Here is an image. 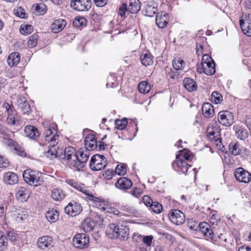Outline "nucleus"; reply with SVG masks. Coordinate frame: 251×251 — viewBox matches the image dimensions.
<instances>
[{
  "mask_svg": "<svg viewBox=\"0 0 251 251\" xmlns=\"http://www.w3.org/2000/svg\"><path fill=\"white\" fill-rule=\"evenodd\" d=\"M201 232L203 234L207 240L213 239L214 233L210 225L207 223L203 222L199 224Z\"/></svg>",
  "mask_w": 251,
  "mask_h": 251,
  "instance_id": "18",
  "label": "nucleus"
},
{
  "mask_svg": "<svg viewBox=\"0 0 251 251\" xmlns=\"http://www.w3.org/2000/svg\"><path fill=\"white\" fill-rule=\"evenodd\" d=\"M202 111L203 116L206 118L212 117L214 112L212 105L208 102L202 105Z\"/></svg>",
  "mask_w": 251,
  "mask_h": 251,
  "instance_id": "29",
  "label": "nucleus"
},
{
  "mask_svg": "<svg viewBox=\"0 0 251 251\" xmlns=\"http://www.w3.org/2000/svg\"><path fill=\"white\" fill-rule=\"evenodd\" d=\"M70 6L75 11H87L91 7V1L90 0H71Z\"/></svg>",
  "mask_w": 251,
  "mask_h": 251,
  "instance_id": "6",
  "label": "nucleus"
},
{
  "mask_svg": "<svg viewBox=\"0 0 251 251\" xmlns=\"http://www.w3.org/2000/svg\"><path fill=\"white\" fill-rule=\"evenodd\" d=\"M20 54L18 52H13L9 54L7 61L10 66H16L20 62Z\"/></svg>",
  "mask_w": 251,
  "mask_h": 251,
  "instance_id": "30",
  "label": "nucleus"
},
{
  "mask_svg": "<svg viewBox=\"0 0 251 251\" xmlns=\"http://www.w3.org/2000/svg\"><path fill=\"white\" fill-rule=\"evenodd\" d=\"M26 136L30 139L36 140L40 135L38 129L34 126H26L25 129Z\"/></svg>",
  "mask_w": 251,
  "mask_h": 251,
  "instance_id": "26",
  "label": "nucleus"
},
{
  "mask_svg": "<svg viewBox=\"0 0 251 251\" xmlns=\"http://www.w3.org/2000/svg\"><path fill=\"white\" fill-rule=\"evenodd\" d=\"M51 196L55 201H60L64 198L65 194L61 188H55L52 189Z\"/></svg>",
  "mask_w": 251,
  "mask_h": 251,
  "instance_id": "33",
  "label": "nucleus"
},
{
  "mask_svg": "<svg viewBox=\"0 0 251 251\" xmlns=\"http://www.w3.org/2000/svg\"><path fill=\"white\" fill-rule=\"evenodd\" d=\"M7 238L9 240L12 241V242H15L17 241L18 238V236L17 234H16L14 231H9L7 233Z\"/></svg>",
  "mask_w": 251,
  "mask_h": 251,
  "instance_id": "56",
  "label": "nucleus"
},
{
  "mask_svg": "<svg viewBox=\"0 0 251 251\" xmlns=\"http://www.w3.org/2000/svg\"><path fill=\"white\" fill-rule=\"evenodd\" d=\"M153 237L152 235L144 236H143L142 242L147 245L148 247L151 246L152 243Z\"/></svg>",
  "mask_w": 251,
  "mask_h": 251,
  "instance_id": "54",
  "label": "nucleus"
},
{
  "mask_svg": "<svg viewBox=\"0 0 251 251\" xmlns=\"http://www.w3.org/2000/svg\"><path fill=\"white\" fill-rule=\"evenodd\" d=\"M23 176L25 181L31 186H37L43 182L42 173L35 170L27 169L24 172Z\"/></svg>",
  "mask_w": 251,
  "mask_h": 251,
  "instance_id": "3",
  "label": "nucleus"
},
{
  "mask_svg": "<svg viewBox=\"0 0 251 251\" xmlns=\"http://www.w3.org/2000/svg\"><path fill=\"white\" fill-rule=\"evenodd\" d=\"M3 180L6 184L12 185L16 184L19 181V178L18 176L15 173L12 172H8L4 174Z\"/></svg>",
  "mask_w": 251,
  "mask_h": 251,
  "instance_id": "20",
  "label": "nucleus"
},
{
  "mask_svg": "<svg viewBox=\"0 0 251 251\" xmlns=\"http://www.w3.org/2000/svg\"><path fill=\"white\" fill-rule=\"evenodd\" d=\"M33 30L32 25H21L20 31L22 35H26L30 34Z\"/></svg>",
  "mask_w": 251,
  "mask_h": 251,
  "instance_id": "47",
  "label": "nucleus"
},
{
  "mask_svg": "<svg viewBox=\"0 0 251 251\" xmlns=\"http://www.w3.org/2000/svg\"><path fill=\"white\" fill-rule=\"evenodd\" d=\"M44 128L45 140L49 144V150L46 152V155L50 159H53L58 157V152L55 146L58 143V135L54 125H47Z\"/></svg>",
  "mask_w": 251,
  "mask_h": 251,
  "instance_id": "1",
  "label": "nucleus"
},
{
  "mask_svg": "<svg viewBox=\"0 0 251 251\" xmlns=\"http://www.w3.org/2000/svg\"><path fill=\"white\" fill-rule=\"evenodd\" d=\"M7 246L6 237L0 231V250H4Z\"/></svg>",
  "mask_w": 251,
  "mask_h": 251,
  "instance_id": "51",
  "label": "nucleus"
},
{
  "mask_svg": "<svg viewBox=\"0 0 251 251\" xmlns=\"http://www.w3.org/2000/svg\"><path fill=\"white\" fill-rule=\"evenodd\" d=\"M1 138L2 139V142L4 145L7 146L11 149L13 148L15 150H17L18 145L16 142L8 138L6 135H3Z\"/></svg>",
  "mask_w": 251,
  "mask_h": 251,
  "instance_id": "39",
  "label": "nucleus"
},
{
  "mask_svg": "<svg viewBox=\"0 0 251 251\" xmlns=\"http://www.w3.org/2000/svg\"><path fill=\"white\" fill-rule=\"evenodd\" d=\"M46 218L49 222L54 223L58 220L59 214L57 210L52 209L46 213Z\"/></svg>",
  "mask_w": 251,
  "mask_h": 251,
  "instance_id": "35",
  "label": "nucleus"
},
{
  "mask_svg": "<svg viewBox=\"0 0 251 251\" xmlns=\"http://www.w3.org/2000/svg\"><path fill=\"white\" fill-rule=\"evenodd\" d=\"M219 122L224 126H230L234 123V117L232 113L228 111L224 110L219 112Z\"/></svg>",
  "mask_w": 251,
  "mask_h": 251,
  "instance_id": "10",
  "label": "nucleus"
},
{
  "mask_svg": "<svg viewBox=\"0 0 251 251\" xmlns=\"http://www.w3.org/2000/svg\"><path fill=\"white\" fill-rule=\"evenodd\" d=\"M116 174L114 173V171L113 170H107L104 175V177L107 179H110L112 178L113 176Z\"/></svg>",
  "mask_w": 251,
  "mask_h": 251,
  "instance_id": "64",
  "label": "nucleus"
},
{
  "mask_svg": "<svg viewBox=\"0 0 251 251\" xmlns=\"http://www.w3.org/2000/svg\"><path fill=\"white\" fill-rule=\"evenodd\" d=\"M236 179L239 182L249 183L251 181V173L241 167L236 168L234 172Z\"/></svg>",
  "mask_w": 251,
  "mask_h": 251,
  "instance_id": "7",
  "label": "nucleus"
},
{
  "mask_svg": "<svg viewBox=\"0 0 251 251\" xmlns=\"http://www.w3.org/2000/svg\"><path fill=\"white\" fill-rule=\"evenodd\" d=\"M143 236L139 234L138 233H134L133 235V241L136 243H139L142 242Z\"/></svg>",
  "mask_w": 251,
  "mask_h": 251,
  "instance_id": "60",
  "label": "nucleus"
},
{
  "mask_svg": "<svg viewBox=\"0 0 251 251\" xmlns=\"http://www.w3.org/2000/svg\"><path fill=\"white\" fill-rule=\"evenodd\" d=\"M131 193L133 196L137 198L142 194V191L140 188H135L131 191Z\"/></svg>",
  "mask_w": 251,
  "mask_h": 251,
  "instance_id": "63",
  "label": "nucleus"
},
{
  "mask_svg": "<svg viewBox=\"0 0 251 251\" xmlns=\"http://www.w3.org/2000/svg\"><path fill=\"white\" fill-rule=\"evenodd\" d=\"M239 24L243 32L248 36H251V14L243 15Z\"/></svg>",
  "mask_w": 251,
  "mask_h": 251,
  "instance_id": "9",
  "label": "nucleus"
},
{
  "mask_svg": "<svg viewBox=\"0 0 251 251\" xmlns=\"http://www.w3.org/2000/svg\"><path fill=\"white\" fill-rule=\"evenodd\" d=\"M78 153L79 156L77 155V159L75 162L76 165H74L73 168L77 171H80L84 167L83 164L88 160L89 154L88 151H79Z\"/></svg>",
  "mask_w": 251,
  "mask_h": 251,
  "instance_id": "16",
  "label": "nucleus"
},
{
  "mask_svg": "<svg viewBox=\"0 0 251 251\" xmlns=\"http://www.w3.org/2000/svg\"><path fill=\"white\" fill-rule=\"evenodd\" d=\"M129 229L126 226H122L120 232H118V238L121 240H126L128 239Z\"/></svg>",
  "mask_w": 251,
  "mask_h": 251,
  "instance_id": "44",
  "label": "nucleus"
},
{
  "mask_svg": "<svg viewBox=\"0 0 251 251\" xmlns=\"http://www.w3.org/2000/svg\"><path fill=\"white\" fill-rule=\"evenodd\" d=\"M68 183L74 188L81 192L85 196V199L92 201L96 206H101L104 205V201L102 199L95 196L93 194L94 190L90 187L85 184L79 183L74 180L71 179Z\"/></svg>",
  "mask_w": 251,
  "mask_h": 251,
  "instance_id": "2",
  "label": "nucleus"
},
{
  "mask_svg": "<svg viewBox=\"0 0 251 251\" xmlns=\"http://www.w3.org/2000/svg\"><path fill=\"white\" fill-rule=\"evenodd\" d=\"M141 63L143 65L147 67L153 64V56L151 54L147 51L143 52L140 58Z\"/></svg>",
  "mask_w": 251,
  "mask_h": 251,
  "instance_id": "27",
  "label": "nucleus"
},
{
  "mask_svg": "<svg viewBox=\"0 0 251 251\" xmlns=\"http://www.w3.org/2000/svg\"><path fill=\"white\" fill-rule=\"evenodd\" d=\"M227 240L226 235L220 234L217 237L213 236V239H211V241L216 245L226 247Z\"/></svg>",
  "mask_w": 251,
  "mask_h": 251,
  "instance_id": "31",
  "label": "nucleus"
},
{
  "mask_svg": "<svg viewBox=\"0 0 251 251\" xmlns=\"http://www.w3.org/2000/svg\"><path fill=\"white\" fill-rule=\"evenodd\" d=\"M157 3L151 0L146 2L143 12L145 16L151 17L157 13Z\"/></svg>",
  "mask_w": 251,
  "mask_h": 251,
  "instance_id": "14",
  "label": "nucleus"
},
{
  "mask_svg": "<svg viewBox=\"0 0 251 251\" xmlns=\"http://www.w3.org/2000/svg\"><path fill=\"white\" fill-rule=\"evenodd\" d=\"M212 60L213 59L208 54H204L202 56L201 62V64H203L204 65L205 63L206 64L210 62H212Z\"/></svg>",
  "mask_w": 251,
  "mask_h": 251,
  "instance_id": "62",
  "label": "nucleus"
},
{
  "mask_svg": "<svg viewBox=\"0 0 251 251\" xmlns=\"http://www.w3.org/2000/svg\"><path fill=\"white\" fill-rule=\"evenodd\" d=\"M169 217L170 221L176 225L183 224L185 221L184 214L178 209H173L170 211Z\"/></svg>",
  "mask_w": 251,
  "mask_h": 251,
  "instance_id": "13",
  "label": "nucleus"
},
{
  "mask_svg": "<svg viewBox=\"0 0 251 251\" xmlns=\"http://www.w3.org/2000/svg\"><path fill=\"white\" fill-rule=\"evenodd\" d=\"M82 211L80 204L76 202H70L65 207V212L71 216L78 215Z\"/></svg>",
  "mask_w": 251,
  "mask_h": 251,
  "instance_id": "15",
  "label": "nucleus"
},
{
  "mask_svg": "<svg viewBox=\"0 0 251 251\" xmlns=\"http://www.w3.org/2000/svg\"><path fill=\"white\" fill-rule=\"evenodd\" d=\"M143 203L147 206L151 207L153 201L152 199L147 195L144 196L142 198Z\"/></svg>",
  "mask_w": 251,
  "mask_h": 251,
  "instance_id": "57",
  "label": "nucleus"
},
{
  "mask_svg": "<svg viewBox=\"0 0 251 251\" xmlns=\"http://www.w3.org/2000/svg\"><path fill=\"white\" fill-rule=\"evenodd\" d=\"M172 64L176 70H182L184 69L185 63L180 58H175L172 61Z\"/></svg>",
  "mask_w": 251,
  "mask_h": 251,
  "instance_id": "42",
  "label": "nucleus"
},
{
  "mask_svg": "<svg viewBox=\"0 0 251 251\" xmlns=\"http://www.w3.org/2000/svg\"><path fill=\"white\" fill-rule=\"evenodd\" d=\"M37 43V37L36 35H33L29 37L28 41V46L29 48H33Z\"/></svg>",
  "mask_w": 251,
  "mask_h": 251,
  "instance_id": "53",
  "label": "nucleus"
},
{
  "mask_svg": "<svg viewBox=\"0 0 251 251\" xmlns=\"http://www.w3.org/2000/svg\"><path fill=\"white\" fill-rule=\"evenodd\" d=\"M223 100V97L221 94L217 91L213 92L211 94V101L215 104H218L221 102Z\"/></svg>",
  "mask_w": 251,
  "mask_h": 251,
  "instance_id": "49",
  "label": "nucleus"
},
{
  "mask_svg": "<svg viewBox=\"0 0 251 251\" xmlns=\"http://www.w3.org/2000/svg\"><path fill=\"white\" fill-rule=\"evenodd\" d=\"M127 124V121L126 118L122 120L117 119L115 121L116 127L119 130H123L126 128Z\"/></svg>",
  "mask_w": 251,
  "mask_h": 251,
  "instance_id": "46",
  "label": "nucleus"
},
{
  "mask_svg": "<svg viewBox=\"0 0 251 251\" xmlns=\"http://www.w3.org/2000/svg\"><path fill=\"white\" fill-rule=\"evenodd\" d=\"M228 147L229 152L234 155H237L241 152V150L238 143L231 142Z\"/></svg>",
  "mask_w": 251,
  "mask_h": 251,
  "instance_id": "43",
  "label": "nucleus"
},
{
  "mask_svg": "<svg viewBox=\"0 0 251 251\" xmlns=\"http://www.w3.org/2000/svg\"><path fill=\"white\" fill-rule=\"evenodd\" d=\"M169 15L161 12L158 13L156 17V23L158 27L163 28L167 26L168 24Z\"/></svg>",
  "mask_w": 251,
  "mask_h": 251,
  "instance_id": "22",
  "label": "nucleus"
},
{
  "mask_svg": "<svg viewBox=\"0 0 251 251\" xmlns=\"http://www.w3.org/2000/svg\"><path fill=\"white\" fill-rule=\"evenodd\" d=\"M183 84L184 87L189 92L195 91L197 89V84L194 80L192 78H185L183 80Z\"/></svg>",
  "mask_w": 251,
  "mask_h": 251,
  "instance_id": "28",
  "label": "nucleus"
},
{
  "mask_svg": "<svg viewBox=\"0 0 251 251\" xmlns=\"http://www.w3.org/2000/svg\"><path fill=\"white\" fill-rule=\"evenodd\" d=\"M10 165V162L8 159L3 156L0 155V168H6Z\"/></svg>",
  "mask_w": 251,
  "mask_h": 251,
  "instance_id": "52",
  "label": "nucleus"
},
{
  "mask_svg": "<svg viewBox=\"0 0 251 251\" xmlns=\"http://www.w3.org/2000/svg\"><path fill=\"white\" fill-rule=\"evenodd\" d=\"M127 11L126 4L123 3L121 6L119 8L118 11V14L121 17H124Z\"/></svg>",
  "mask_w": 251,
  "mask_h": 251,
  "instance_id": "59",
  "label": "nucleus"
},
{
  "mask_svg": "<svg viewBox=\"0 0 251 251\" xmlns=\"http://www.w3.org/2000/svg\"><path fill=\"white\" fill-rule=\"evenodd\" d=\"M84 145L87 150H94L97 148L96 139L94 134H88L84 139Z\"/></svg>",
  "mask_w": 251,
  "mask_h": 251,
  "instance_id": "19",
  "label": "nucleus"
},
{
  "mask_svg": "<svg viewBox=\"0 0 251 251\" xmlns=\"http://www.w3.org/2000/svg\"><path fill=\"white\" fill-rule=\"evenodd\" d=\"M127 171L126 166L125 164H119L117 166L114 173L119 176L125 175Z\"/></svg>",
  "mask_w": 251,
  "mask_h": 251,
  "instance_id": "48",
  "label": "nucleus"
},
{
  "mask_svg": "<svg viewBox=\"0 0 251 251\" xmlns=\"http://www.w3.org/2000/svg\"><path fill=\"white\" fill-rule=\"evenodd\" d=\"M141 8L139 0H130L129 4V10L132 13H137Z\"/></svg>",
  "mask_w": 251,
  "mask_h": 251,
  "instance_id": "37",
  "label": "nucleus"
},
{
  "mask_svg": "<svg viewBox=\"0 0 251 251\" xmlns=\"http://www.w3.org/2000/svg\"><path fill=\"white\" fill-rule=\"evenodd\" d=\"M66 22L63 19H57L54 21L51 25V30L54 33H58L65 27Z\"/></svg>",
  "mask_w": 251,
  "mask_h": 251,
  "instance_id": "25",
  "label": "nucleus"
},
{
  "mask_svg": "<svg viewBox=\"0 0 251 251\" xmlns=\"http://www.w3.org/2000/svg\"><path fill=\"white\" fill-rule=\"evenodd\" d=\"M89 243V238L84 233H79L75 235L73 240L74 246L79 249L87 247Z\"/></svg>",
  "mask_w": 251,
  "mask_h": 251,
  "instance_id": "11",
  "label": "nucleus"
},
{
  "mask_svg": "<svg viewBox=\"0 0 251 251\" xmlns=\"http://www.w3.org/2000/svg\"><path fill=\"white\" fill-rule=\"evenodd\" d=\"M84 22H85V19L83 17H79L76 19L74 21L73 24L76 26L82 25Z\"/></svg>",
  "mask_w": 251,
  "mask_h": 251,
  "instance_id": "61",
  "label": "nucleus"
},
{
  "mask_svg": "<svg viewBox=\"0 0 251 251\" xmlns=\"http://www.w3.org/2000/svg\"><path fill=\"white\" fill-rule=\"evenodd\" d=\"M30 196V192L27 187H21L16 194V197L18 201L25 202L27 201Z\"/></svg>",
  "mask_w": 251,
  "mask_h": 251,
  "instance_id": "21",
  "label": "nucleus"
},
{
  "mask_svg": "<svg viewBox=\"0 0 251 251\" xmlns=\"http://www.w3.org/2000/svg\"><path fill=\"white\" fill-rule=\"evenodd\" d=\"M132 183L131 181L126 177H121L115 183L116 187L121 190H126L130 188Z\"/></svg>",
  "mask_w": 251,
  "mask_h": 251,
  "instance_id": "23",
  "label": "nucleus"
},
{
  "mask_svg": "<svg viewBox=\"0 0 251 251\" xmlns=\"http://www.w3.org/2000/svg\"><path fill=\"white\" fill-rule=\"evenodd\" d=\"M116 85L115 77L110 76L108 78V82L106 83L107 87H114Z\"/></svg>",
  "mask_w": 251,
  "mask_h": 251,
  "instance_id": "58",
  "label": "nucleus"
},
{
  "mask_svg": "<svg viewBox=\"0 0 251 251\" xmlns=\"http://www.w3.org/2000/svg\"><path fill=\"white\" fill-rule=\"evenodd\" d=\"M2 108L3 111L7 116V123L12 126L18 125L19 122V117L16 111L14 110L13 105L5 102L3 103Z\"/></svg>",
  "mask_w": 251,
  "mask_h": 251,
  "instance_id": "4",
  "label": "nucleus"
},
{
  "mask_svg": "<svg viewBox=\"0 0 251 251\" xmlns=\"http://www.w3.org/2000/svg\"><path fill=\"white\" fill-rule=\"evenodd\" d=\"M64 158L67 160V164L71 168H73L74 165H76L75 162L77 159V155L76 154L75 150L72 147H66L64 151ZM64 158V157H62Z\"/></svg>",
  "mask_w": 251,
  "mask_h": 251,
  "instance_id": "8",
  "label": "nucleus"
},
{
  "mask_svg": "<svg viewBox=\"0 0 251 251\" xmlns=\"http://www.w3.org/2000/svg\"><path fill=\"white\" fill-rule=\"evenodd\" d=\"M138 90L141 93L147 94L151 90V86L147 81H143L139 84Z\"/></svg>",
  "mask_w": 251,
  "mask_h": 251,
  "instance_id": "41",
  "label": "nucleus"
},
{
  "mask_svg": "<svg viewBox=\"0 0 251 251\" xmlns=\"http://www.w3.org/2000/svg\"><path fill=\"white\" fill-rule=\"evenodd\" d=\"M94 226V223L90 219H86L81 223V228L85 232L91 231Z\"/></svg>",
  "mask_w": 251,
  "mask_h": 251,
  "instance_id": "36",
  "label": "nucleus"
},
{
  "mask_svg": "<svg viewBox=\"0 0 251 251\" xmlns=\"http://www.w3.org/2000/svg\"><path fill=\"white\" fill-rule=\"evenodd\" d=\"M32 10L37 15H43L46 13L47 7L46 5L43 3H37L33 5Z\"/></svg>",
  "mask_w": 251,
  "mask_h": 251,
  "instance_id": "32",
  "label": "nucleus"
},
{
  "mask_svg": "<svg viewBox=\"0 0 251 251\" xmlns=\"http://www.w3.org/2000/svg\"><path fill=\"white\" fill-rule=\"evenodd\" d=\"M117 224L112 223L110 224L106 230V234L107 236L111 238H117L118 234L117 232Z\"/></svg>",
  "mask_w": 251,
  "mask_h": 251,
  "instance_id": "34",
  "label": "nucleus"
},
{
  "mask_svg": "<svg viewBox=\"0 0 251 251\" xmlns=\"http://www.w3.org/2000/svg\"><path fill=\"white\" fill-rule=\"evenodd\" d=\"M17 104L19 108L24 114H28L30 112V106L25 98H19L17 100Z\"/></svg>",
  "mask_w": 251,
  "mask_h": 251,
  "instance_id": "24",
  "label": "nucleus"
},
{
  "mask_svg": "<svg viewBox=\"0 0 251 251\" xmlns=\"http://www.w3.org/2000/svg\"><path fill=\"white\" fill-rule=\"evenodd\" d=\"M197 72L200 74L204 73L207 75H212L215 73V64L213 60L212 62L203 64H200L197 65Z\"/></svg>",
  "mask_w": 251,
  "mask_h": 251,
  "instance_id": "12",
  "label": "nucleus"
},
{
  "mask_svg": "<svg viewBox=\"0 0 251 251\" xmlns=\"http://www.w3.org/2000/svg\"><path fill=\"white\" fill-rule=\"evenodd\" d=\"M181 152L180 156L186 160H189L191 156V152L190 151L184 149L183 151H180Z\"/></svg>",
  "mask_w": 251,
  "mask_h": 251,
  "instance_id": "55",
  "label": "nucleus"
},
{
  "mask_svg": "<svg viewBox=\"0 0 251 251\" xmlns=\"http://www.w3.org/2000/svg\"><path fill=\"white\" fill-rule=\"evenodd\" d=\"M186 164L187 162L186 161H184L182 159L179 158L177 155L176 160L173 162L172 166L176 170H180L181 168L183 167Z\"/></svg>",
  "mask_w": 251,
  "mask_h": 251,
  "instance_id": "45",
  "label": "nucleus"
},
{
  "mask_svg": "<svg viewBox=\"0 0 251 251\" xmlns=\"http://www.w3.org/2000/svg\"><path fill=\"white\" fill-rule=\"evenodd\" d=\"M107 164V160L103 155L95 154L90 161V168L93 171H98L104 169Z\"/></svg>",
  "mask_w": 251,
  "mask_h": 251,
  "instance_id": "5",
  "label": "nucleus"
},
{
  "mask_svg": "<svg viewBox=\"0 0 251 251\" xmlns=\"http://www.w3.org/2000/svg\"><path fill=\"white\" fill-rule=\"evenodd\" d=\"M235 135L237 138L244 140L247 138L248 133L246 129H245L241 126H239L236 129Z\"/></svg>",
  "mask_w": 251,
  "mask_h": 251,
  "instance_id": "40",
  "label": "nucleus"
},
{
  "mask_svg": "<svg viewBox=\"0 0 251 251\" xmlns=\"http://www.w3.org/2000/svg\"><path fill=\"white\" fill-rule=\"evenodd\" d=\"M151 209L155 213H160L162 210V205L158 202L154 201L150 207Z\"/></svg>",
  "mask_w": 251,
  "mask_h": 251,
  "instance_id": "50",
  "label": "nucleus"
},
{
  "mask_svg": "<svg viewBox=\"0 0 251 251\" xmlns=\"http://www.w3.org/2000/svg\"><path fill=\"white\" fill-rule=\"evenodd\" d=\"M38 247L42 250L50 249L53 247V239L49 236H44L40 237L37 241Z\"/></svg>",
  "mask_w": 251,
  "mask_h": 251,
  "instance_id": "17",
  "label": "nucleus"
},
{
  "mask_svg": "<svg viewBox=\"0 0 251 251\" xmlns=\"http://www.w3.org/2000/svg\"><path fill=\"white\" fill-rule=\"evenodd\" d=\"M206 133L209 139L211 141L215 139L219 135L217 128L213 126L207 127Z\"/></svg>",
  "mask_w": 251,
  "mask_h": 251,
  "instance_id": "38",
  "label": "nucleus"
}]
</instances>
